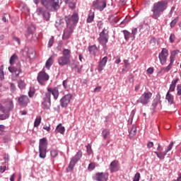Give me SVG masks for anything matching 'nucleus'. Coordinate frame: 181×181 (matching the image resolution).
Returning a JSON list of instances; mask_svg holds the SVG:
<instances>
[{"mask_svg": "<svg viewBox=\"0 0 181 181\" xmlns=\"http://www.w3.org/2000/svg\"><path fill=\"white\" fill-rule=\"evenodd\" d=\"M64 20L66 23V28L64 30L62 39L67 40V39H70V36H71V33H73V30L78 22V13H74L72 16H65Z\"/></svg>", "mask_w": 181, "mask_h": 181, "instance_id": "obj_1", "label": "nucleus"}, {"mask_svg": "<svg viewBox=\"0 0 181 181\" xmlns=\"http://www.w3.org/2000/svg\"><path fill=\"white\" fill-rule=\"evenodd\" d=\"M59 87H55L54 88H47V91L45 93L41 107L43 110H49L50 105H52L51 97L53 95L54 100H57L59 95Z\"/></svg>", "mask_w": 181, "mask_h": 181, "instance_id": "obj_2", "label": "nucleus"}, {"mask_svg": "<svg viewBox=\"0 0 181 181\" xmlns=\"http://www.w3.org/2000/svg\"><path fill=\"white\" fill-rule=\"evenodd\" d=\"M166 9H168V1H158L154 3L151 8V12L153 13L151 18H153V19H158Z\"/></svg>", "mask_w": 181, "mask_h": 181, "instance_id": "obj_3", "label": "nucleus"}, {"mask_svg": "<svg viewBox=\"0 0 181 181\" xmlns=\"http://www.w3.org/2000/svg\"><path fill=\"white\" fill-rule=\"evenodd\" d=\"M70 59H71V51L69 49H64L62 56L58 58V64L62 67L70 64Z\"/></svg>", "mask_w": 181, "mask_h": 181, "instance_id": "obj_4", "label": "nucleus"}, {"mask_svg": "<svg viewBox=\"0 0 181 181\" xmlns=\"http://www.w3.org/2000/svg\"><path fill=\"white\" fill-rule=\"evenodd\" d=\"M39 152L40 158L45 159L46 158V153H47V139L46 138L40 139Z\"/></svg>", "mask_w": 181, "mask_h": 181, "instance_id": "obj_5", "label": "nucleus"}, {"mask_svg": "<svg viewBox=\"0 0 181 181\" xmlns=\"http://www.w3.org/2000/svg\"><path fill=\"white\" fill-rule=\"evenodd\" d=\"M180 51L179 49L174 50L171 52L170 56V64L166 67H162L160 69V71L162 73H168L169 71L172 69V66H173V63L175 62V59L176 57V55L180 53Z\"/></svg>", "mask_w": 181, "mask_h": 181, "instance_id": "obj_6", "label": "nucleus"}, {"mask_svg": "<svg viewBox=\"0 0 181 181\" xmlns=\"http://www.w3.org/2000/svg\"><path fill=\"white\" fill-rule=\"evenodd\" d=\"M42 4L45 6L48 11H57L60 8V4L59 1H42Z\"/></svg>", "mask_w": 181, "mask_h": 181, "instance_id": "obj_7", "label": "nucleus"}, {"mask_svg": "<svg viewBox=\"0 0 181 181\" xmlns=\"http://www.w3.org/2000/svg\"><path fill=\"white\" fill-rule=\"evenodd\" d=\"M151 98H152V93L145 92L137 100L136 103L142 104V105H146L147 104H149Z\"/></svg>", "mask_w": 181, "mask_h": 181, "instance_id": "obj_8", "label": "nucleus"}, {"mask_svg": "<svg viewBox=\"0 0 181 181\" xmlns=\"http://www.w3.org/2000/svg\"><path fill=\"white\" fill-rule=\"evenodd\" d=\"M72 98H73V95H71V93L65 95L60 100L61 107H62V108H67V107H69V105L70 104V101H71Z\"/></svg>", "mask_w": 181, "mask_h": 181, "instance_id": "obj_9", "label": "nucleus"}, {"mask_svg": "<svg viewBox=\"0 0 181 181\" xmlns=\"http://www.w3.org/2000/svg\"><path fill=\"white\" fill-rule=\"evenodd\" d=\"M168 56H169V52L166 48H163L161 52L158 54V58L162 66H165V64H166Z\"/></svg>", "mask_w": 181, "mask_h": 181, "instance_id": "obj_10", "label": "nucleus"}, {"mask_svg": "<svg viewBox=\"0 0 181 181\" xmlns=\"http://www.w3.org/2000/svg\"><path fill=\"white\" fill-rule=\"evenodd\" d=\"M37 80L41 86H45L46 81L49 80V75L46 72L42 71L38 74Z\"/></svg>", "mask_w": 181, "mask_h": 181, "instance_id": "obj_11", "label": "nucleus"}, {"mask_svg": "<svg viewBox=\"0 0 181 181\" xmlns=\"http://www.w3.org/2000/svg\"><path fill=\"white\" fill-rule=\"evenodd\" d=\"M108 176H110L108 173H97L94 175L93 179L97 181H107L108 180Z\"/></svg>", "mask_w": 181, "mask_h": 181, "instance_id": "obj_12", "label": "nucleus"}, {"mask_svg": "<svg viewBox=\"0 0 181 181\" xmlns=\"http://www.w3.org/2000/svg\"><path fill=\"white\" fill-rule=\"evenodd\" d=\"M99 43L103 46V47H105L107 46V43H108V35L103 30L100 33V37L98 39Z\"/></svg>", "mask_w": 181, "mask_h": 181, "instance_id": "obj_13", "label": "nucleus"}, {"mask_svg": "<svg viewBox=\"0 0 181 181\" xmlns=\"http://www.w3.org/2000/svg\"><path fill=\"white\" fill-rule=\"evenodd\" d=\"M18 103L21 107H26L28 106V104L30 103V100H29V97L25 95H22L17 98Z\"/></svg>", "mask_w": 181, "mask_h": 181, "instance_id": "obj_14", "label": "nucleus"}, {"mask_svg": "<svg viewBox=\"0 0 181 181\" xmlns=\"http://www.w3.org/2000/svg\"><path fill=\"white\" fill-rule=\"evenodd\" d=\"M93 5L98 11H102L107 7V2L105 1H93Z\"/></svg>", "mask_w": 181, "mask_h": 181, "instance_id": "obj_15", "label": "nucleus"}, {"mask_svg": "<svg viewBox=\"0 0 181 181\" xmlns=\"http://www.w3.org/2000/svg\"><path fill=\"white\" fill-rule=\"evenodd\" d=\"M109 169L110 173H114V172H118V170H119V163H118V160H113L109 165Z\"/></svg>", "mask_w": 181, "mask_h": 181, "instance_id": "obj_16", "label": "nucleus"}, {"mask_svg": "<svg viewBox=\"0 0 181 181\" xmlns=\"http://www.w3.org/2000/svg\"><path fill=\"white\" fill-rule=\"evenodd\" d=\"M108 62V57H103L98 64V71H99V73H101L102 71L104 70V67H105V64H107V62Z\"/></svg>", "mask_w": 181, "mask_h": 181, "instance_id": "obj_17", "label": "nucleus"}, {"mask_svg": "<svg viewBox=\"0 0 181 181\" xmlns=\"http://www.w3.org/2000/svg\"><path fill=\"white\" fill-rule=\"evenodd\" d=\"M5 108V113L8 112H11V111H12V110H13V101L11 100H8L6 102V107Z\"/></svg>", "mask_w": 181, "mask_h": 181, "instance_id": "obj_18", "label": "nucleus"}, {"mask_svg": "<svg viewBox=\"0 0 181 181\" xmlns=\"http://www.w3.org/2000/svg\"><path fill=\"white\" fill-rule=\"evenodd\" d=\"M8 70H9L10 73L15 74L16 77H18L19 74H21V73H22V69H21V66H18V68L8 67Z\"/></svg>", "mask_w": 181, "mask_h": 181, "instance_id": "obj_19", "label": "nucleus"}, {"mask_svg": "<svg viewBox=\"0 0 181 181\" xmlns=\"http://www.w3.org/2000/svg\"><path fill=\"white\" fill-rule=\"evenodd\" d=\"M88 51L90 52V54L95 57L98 53V47H97L96 45H91L88 47Z\"/></svg>", "mask_w": 181, "mask_h": 181, "instance_id": "obj_20", "label": "nucleus"}, {"mask_svg": "<svg viewBox=\"0 0 181 181\" xmlns=\"http://www.w3.org/2000/svg\"><path fill=\"white\" fill-rule=\"evenodd\" d=\"M83 156V152L81 151H78L77 153L75 155L74 157L72 158L71 160L75 162V163H77L80 159H81V157Z\"/></svg>", "mask_w": 181, "mask_h": 181, "instance_id": "obj_21", "label": "nucleus"}, {"mask_svg": "<svg viewBox=\"0 0 181 181\" xmlns=\"http://www.w3.org/2000/svg\"><path fill=\"white\" fill-rule=\"evenodd\" d=\"M37 12L39 15L42 13V15L44 16V18L46 19V21H49V12H43V9L42 8H37Z\"/></svg>", "mask_w": 181, "mask_h": 181, "instance_id": "obj_22", "label": "nucleus"}, {"mask_svg": "<svg viewBox=\"0 0 181 181\" xmlns=\"http://www.w3.org/2000/svg\"><path fill=\"white\" fill-rule=\"evenodd\" d=\"M165 100H167L168 104L172 105V104H173V101H174L173 95H172V94L169 93V92H168L166 94V96H165Z\"/></svg>", "mask_w": 181, "mask_h": 181, "instance_id": "obj_23", "label": "nucleus"}, {"mask_svg": "<svg viewBox=\"0 0 181 181\" xmlns=\"http://www.w3.org/2000/svg\"><path fill=\"white\" fill-rule=\"evenodd\" d=\"M154 153H156V155H157V157L159 158V159H161V160H163L165 159V156H166V153H168L167 152L164 151V152H162V151H155Z\"/></svg>", "mask_w": 181, "mask_h": 181, "instance_id": "obj_24", "label": "nucleus"}, {"mask_svg": "<svg viewBox=\"0 0 181 181\" xmlns=\"http://www.w3.org/2000/svg\"><path fill=\"white\" fill-rule=\"evenodd\" d=\"M64 131H65L64 127H63V125H62V124H59L57 127L55 132L63 134H64Z\"/></svg>", "mask_w": 181, "mask_h": 181, "instance_id": "obj_25", "label": "nucleus"}, {"mask_svg": "<svg viewBox=\"0 0 181 181\" xmlns=\"http://www.w3.org/2000/svg\"><path fill=\"white\" fill-rule=\"evenodd\" d=\"M76 162H74V160H71L69 163V165L66 169L67 172H71V170H73V169H74V166H76Z\"/></svg>", "mask_w": 181, "mask_h": 181, "instance_id": "obj_26", "label": "nucleus"}, {"mask_svg": "<svg viewBox=\"0 0 181 181\" xmlns=\"http://www.w3.org/2000/svg\"><path fill=\"white\" fill-rule=\"evenodd\" d=\"M94 12L90 11L88 14V18H87V23H91V22H93V21H94Z\"/></svg>", "mask_w": 181, "mask_h": 181, "instance_id": "obj_27", "label": "nucleus"}, {"mask_svg": "<svg viewBox=\"0 0 181 181\" xmlns=\"http://www.w3.org/2000/svg\"><path fill=\"white\" fill-rule=\"evenodd\" d=\"M52 64H53V57H49L45 64L46 69H48L49 70V69H50V67L52 66Z\"/></svg>", "mask_w": 181, "mask_h": 181, "instance_id": "obj_28", "label": "nucleus"}, {"mask_svg": "<svg viewBox=\"0 0 181 181\" xmlns=\"http://www.w3.org/2000/svg\"><path fill=\"white\" fill-rule=\"evenodd\" d=\"M108 135H110V129H105L102 132V136L103 139H107L108 138Z\"/></svg>", "mask_w": 181, "mask_h": 181, "instance_id": "obj_29", "label": "nucleus"}, {"mask_svg": "<svg viewBox=\"0 0 181 181\" xmlns=\"http://www.w3.org/2000/svg\"><path fill=\"white\" fill-rule=\"evenodd\" d=\"M65 2L70 9H74L76 8V1H66Z\"/></svg>", "mask_w": 181, "mask_h": 181, "instance_id": "obj_30", "label": "nucleus"}, {"mask_svg": "<svg viewBox=\"0 0 181 181\" xmlns=\"http://www.w3.org/2000/svg\"><path fill=\"white\" fill-rule=\"evenodd\" d=\"M16 60H18V56L14 54L10 58V64H11V66L15 64V63H16Z\"/></svg>", "mask_w": 181, "mask_h": 181, "instance_id": "obj_31", "label": "nucleus"}, {"mask_svg": "<svg viewBox=\"0 0 181 181\" xmlns=\"http://www.w3.org/2000/svg\"><path fill=\"white\" fill-rule=\"evenodd\" d=\"M18 84L21 90H23V88L26 87V83H25V81L19 80Z\"/></svg>", "mask_w": 181, "mask_h": 181, "instance_id": "obj_32", "label": "nucleus"}, {"mask_svg": "<svg viewBox=\"0 0 181 181\" xmlns=\"http://www.w3.org/2000/svg\"><path fill=\"white\" fill-rule=\"evenodd\" d=\"M42 122V117L40 116L37 117L34 122V127L37 128L39 125H40V123Z\"/></svg>", "mask_w": 181, "mask_h": 181, "instance_id": "obj_33", "label": "nucleus"}, {"mask_svg": "<svg viewBox=\"0 0 181 181\" xmlns=\"http://www.w3.org/2000/svg\"><path fill=\"white\" fill-rule=\"evenodd\" d=\"M160 98L156 97L152 103L153 108H156V106L159 104Z\"/></svg>", "mask_w": 181, "mask_h": 181, "instance_id": "obj_34", "label": "nucleus"}, {"mask_svg": "<svg viewBox=\"0 0 181 181\" xmlns=\"http://www.w3.org/2000/svg\"><path fill=\"white\" fill-rule=\"evenodd\" d=\"M179 21V17H176L174 20L171 21L170 23V28H175L177 22Z\"/></svg>", "mask_w": 181, "mask_h": 181, "instance_id": "obj_35", "label": "nucleus"}, {"mask_svg": "<svg viewBox=\"0 0 181 181\" xmlns=\"http://www.w3.org/2000/svg\"><path fill=\"white\" fill-rule=\"evenodd\" d=\"M35 25H33V24H31L30 26L28 27V32L29 33V35H32V33H33L35 32Z\"/></svg>", "mask_w": 181, "mask_h": 181, "instance_id": "obj_36", "label": "nucleus"}, {"mask_svg": "<svg viewBox=\"0 0 181 181\" xmlns=\"http://www.w3.org/2000/svg\"><path fill=\"white\" fill-rule=\"evenodd\" d=\"M129 135L131 136H134L136 135V127H135V126L132 127V129L129 132Z\"/></svg>", "mask_w": 181, "mask_h": 181, "instance_id": "obj_37", "label": "nucleus"}, {"mask_svg": "<svg viewBox=\"0 0 181 181\" xmlns=\"http://www.w3.org/2000/svg\"><path fill=\"white\" fill-rule=\"evenodd\" d=\"M123 33L124 35L125 40L127 41L129 40V37H131V33H129V32H128L127 30H124Z\"/></svg>", "mask_w": 181, "mask_h": 181, "instance_id": "obj_38", "label": "nucleus"}, {"mask_svg": "<svg viewBox=\"0 0 181 181\" xmlns=\"http://www.w3.org/2000/svg\"><path fill=\"white\" fill-rule=\"evenodd\" d=\"M8 118H9V113L6 112L4 114H0V119H8Z\"/></svg>", "mask_w": 181, "mask_h": 181, "instance_id": "obj_39", "label": "nucleus"}, {"mask_svg": "<svg viewBox=\"0 0 181 181\" xmlns=\"http://www.w3.org/2000/svg\"><path fill=\"white\" fill-rule=\"evenodd\" d=\"M35 88H30V90L28 91V95L30 97V98H33V95H35Z\"/></svg>", "mask_w": 181, "mask_h": 181, "instance_id": "obj_40", "label": "nucleus"}, {"mask_svg": "<svg viewBox=\"0 0 181 181\" xmlns=\"http://www.w3.org/2000/svg\"><path fill=\"white\" fill-rule=\"evenodd\" d=\"M88 169L90 172H91V170H94V169H95V163H90L88 165Z\"/></svg>", "mask_w": 181, "mask_h": 181, "instance_id": "obj_41", "label": "nucleus"}, {"mask_svg": "<svg viewBox=\"0 0 181 181\" xmlns=\"http://www.w3.org/2000/svg\"><path fill=\"white\" fill-rule=\"evenodd\" d=\"M4 65L0 66V80H4Z\"/></svg>", "mask_w": 181, "mask_h": 181, "instance_id": "obj_42", "label": "nucleus"}, {"mask_svg": "<svg viewBox=\"0 0 181 181\" xmlns=\"http://www.w3.org/2000/svg\"><path fill=\"white\" fill-rule=\"evenodd\" d=\"M57 155H59V151H57V150L53 149L51 151V156L52 158H56Z\"/></svg>", "mask_w": 181, "mask_h": 181, "instance_id": "obj_43", "label": "nucleus"}, {"mask_svg": "<svg viewBox=\"0 0 181 181\" xmlns=\"http://www.w3.org/2000/svg\"><path fill=\"white\" fill-rule=\"evenodd\" d=\"M124 63L126 71H128V70H129V61H128V59H124Z\"/></svg>", "mask_w": 181, "mask_h": 181, "instance_id": "obj_44", "label": "nucleus"}, {"mask_svg": "<svg viewBox=\"0 0 181 181\" xmlns=\"http://www.w3.org/2000/svg\"><path fill=\"white\" fill-rule=\"evenodd\" d=\"M141 179V173H136L134 177L133 181H139Z\"/></svg>", "mask_w": 181, "mask_h": 181, "instance_id": "obj_45", "label": "nucleus"}, {"mask_svg": "<svg viewBox=\"0 0 181 181\" xmlns=\"http://www.w3.org/2000/svg\"><path fill=\"white\" fill-rule=\"evenodd\" d=\"M54 43V37H52L48 42V47H52Z\"/></svg>", "mask_w": 181, "mask_h": 181, "instance_id": "obj_46", "label": "nucleus"}, {"mask_svg": "<svg viewBox=\"0 0 181 181\" xmlns=\"http://www.w3.org/2000/svg\"><path fill=\"white\" fill-rule=\"evenodd\" d=\"M86 149L88 155H91V153H93V149L91 148V146L90 144L86 146Z\"/></svg>", "mask_w": 181, "mask_h": 181, "instance_id": "obj_47", "label": "nucleus"}, {"mask_svg": "<svg viewBox=\"0 0 181 181\" xmlns=\"http://www.w3.org/2000/svg\"><path fill=\"white\" fill-rule=\"evenodd\" d=\"M176 40V35L175 34H171L170 36V43H173Z\"/></svg>", "mask_w": 181, "mask_h": 181, "instance_id": "obj_48", "label": "nucleus"}, {"mask_svg": "<svg viewBox=\"0 0 181 181\" xmlns=\"http://www.w3.org/2000/svg\"><path fill=\"white\" fill-rule=\"evenodd\" d=\"M175 88H176V86H175L174 85L170 84V88H169L168 93H173V91H175Z\"/></svg>", "mask_w": 181, "mask_h": 181, "instance_id": "obj_49", "label": "nucleus"}, {"mask_svg": "<svg viewBox=\"0 0 181 181\" xmlns=\"http://www.w3.org/2000/svg\"><path fill=\"white\" fill-rule=\"evenodd\" d=\"M138 33V28H133L132 30V35L134 36L132 40L135 39V35Z\"/></svg>", "mask_w": 181, "mask_h": 181, "instance_id": "obj_50", "label": "nucleus"}, {"mask_svg": "<svg viewBox=\"0 0 181 181\" xmlns=\"http://www.w3.org/2000/svg\"><path fill=\"white\" fill-rule=\"evenodd\" d=\"M78 63L76 62V61H74V63L70 64V66L71 67V69H77L78 67Z\"/></svg>", "mask_w": 181, "mask_h": 181, "instance_id": "obj_51", "label": "nucleus"}, {"mask_svg": "<svg viewBox=\"0 0 181 181\" xmlns=\"http://www.w3.org/2000/svg\"><path fill=\"white\" fill-rule=\"evenodd\" d=\"M172 148H173V141L169 144V146H168L167 149L165 151L168 153V152L172 151Z\"/></svg>", "mask_w": 181, "mask_h": 181, "instance_id": "obj_52", "label": "nucleus"}, {"mask_svg": "<svg viewBox=\"0 0 181 181\" xmlns=\"http://www.w3.org/2000/svg\"><path fill=\"white\" fill-rule=\"evenodd\" d=\"M177 95H181V84H178L177 86Z\"/></svg>", "mask_w": 181, "mask_h": 181, "instance_id": "obj_53", "label": "nucleus"}, {"mask_svg": "<svg viewBox=\"0 0 181 181\" xmlns=\"http://www.w3.org/2000/svg\"><path fill=\"white\" fill-rule=\"evenodd\" d=\"M101 86H97L96 88H94L93 93H100L101 91Z\"/></svg>", "mask_w": 181, "mask_h": 181, "instance_id": "obj_54", "label": "nucleus"}, {"mask_svg": "<svg viewBox=\"0 0 181 181\" xmlns=\"http://www.w3.org/2000/svg\"><path fill=\"white\" fill-rule=\"evenodd\" d=\"M177 81H179V78H176L175 80L173 81L171 85L176 86V84H177Z\"/></svg>", "mask_w": 181, "mask_h": 181, "instance_id": "obj_55", "label": "nucleus"}, {"mask_svg": "<svg viewBox=\"0 0 181 181\" xmlns=\"http://www.w3.org/2000/svg\"><path fill=\"white\" fill-rule=\"evenodd\" d=\"M11 86V91H15V90H16V86H15L14 83H10Z\"/></svg>", "mask_w": 181, "mask_h": 181, "instance_id": "obj_56", "label": "nucleus"}, {"mask_svg": "<svg viewBox=\"0 0 181 181\" xmlns=\"http://www.w3.org/2000/svg\"><path fill=\"white\" fill-rule=\"evenodd\" d=\"M147 73L148 74H153V68L150 67L147 69Z\"/></svg>", "mask_w": 181, "mask_h": 181, "instance_id": "obj_57", "label": "nucleus"}, {"mask_svg": "<svg viewBox=\"0 0 181 181\" xmlns=\"http://www.w3.org/2000/svg\"><path fill=\"white\" fill-rule=\"evenodd\" d=\"M13 39L15 42H17L18 45H21V40L18 37H13Z\"/></svg>", "mask_w": 181, "mask_h": 181, "instance_id": "obj_58", "label": "nucleus"}, {"mask_svg": "<svg viewBox=\"0 0 181 181\" xmlns=\"http://www.w3.org/2000/svg\"><path fill=\"white\" fill-rule=\"evenodd\" d=\"M115 63H116V64H119V63H121V58H119V57H117L116 58V60L115 61Z\"/></svg>", "mask_w": 181, "mask_h": 181, "instance_id": "obj_59", "label": "nucleus"}, {"mask_svg": "<svg viewBox=\"0 0 181 181\" xmlns=\"http://www.w3.org/2000/svg\"><path fill=\"white\" fill-rule=\"evenodd\" d=\"M0 111H1L3 114H5V111H6L5 107H4V106H2V105L1 104H0Z\"/></svg>", "mask_w": 181, "mask_h": 181, "instance_id": "obj_60", "label": "nucleus"}, {"mask_svg": "<svg viewBox=\"0 0 181 181\" xmlns=\"http://www.w3.org/2000/svg\"><path fill=\"white\" fill-rule=\"evenodd\" d=\"M153 142L150 141L147 144V148H153Z\"/></svg>", "mask_w": 181, "mask_h": 181, "instance_id": "obj_61", "label": "nucleus"}, {"mask_svg": "<svg viewBox=\"0 0 181 181\" xmlns=\"http://www.w3.org/2000/svg\"><path fill=\"white\" fill-rule=\"evenodd\" d=\"M63 86H64V88H69V85H67V81H63Z\"/></svg>", "mask_w": 181, "mask_h": 181, "instance_id": "obj_62", "label": "nucleus"}, {"mask_svg": "<svg viewBox=\"0 0 181 181\" xmlns=\"http://www.w3.org/2000/svg\"><path fill=\"white\" fill-rule=\"evenodd\" d=\"M43 129H45V131H47V132H49V131H50V126H44Z\"/></svg>", "mask_w": 181, "mask_h": 181, "instance_id": "obj_63", "label": "nucleus"}, {"mask_svg": "<svg viewBox=\"0 0 181 181\" xmlns=\"http://www.w3.org/2000/svg\"><path fill=\"white\" fill-rule=\"evenodd\" d=\"M16 175L13 174L11 177H10V180L11 181H15V177H16Z\"/></svg>", "mask_w": 181, "mask_h": 181, "instance_id": "obj_64", "label": "nucleus"}]
</instances>
